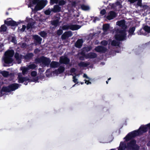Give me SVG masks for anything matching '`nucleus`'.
I'll return each mask as SVG.
<instances>
[{
	"label": "nucleus",
	"mask_w": 150,
	"mask_h": 150,
	"mask_svg": "<svg viewBox=\"0 0 150 150\" xmlns=\"http://www.w3.org/2000/svg\"><path fill=\"white\" fill-rule=\"evenodd\" d=\"M97 55L96 54L94 53H90L86 55H84V57L86 58H93L96 57Z\"/></svg>",
	"instance_id": "nucleus-16"
},
{
	"label": "nucleus",
	"mask_w": 150,
	"mask_h": 150,
	"mask_svg": "<svg viewBox=\"0 0 150 150\" xmlns=\"http://www.w3.org/2000/svg\"><path fill=\"white\" fill-rule=\"evenodd\" d=\"M39 34L42 37H44L46 35V33L44 31L41 32Z\"/></svg>",
	"instance_id": "nucleus-40"
},
{
	"label": "nucleus",
	"mask_w": 150,
	"mask_h": 150,
	"mask_svg": "<svg viewBox=\"0 0 150 150\" xmlns=\"http://www.w3.org/2000/svg\"><path fill=\"white\" fill-rule=\"evenodd\" d=\"M64 70V68L62 67H60L58 70H56L54 71V73L58 74L63 72Z\"/></svg>",
	"instance_id": "nucleus-21"
},
{
	"label": "nucleus",
	"mask_w": 150,
	"mask_h": 150,
	"mask_svg": "<svg viewBox=\"0 0 150 150\" xmlns=\"http://www.w3.org/2000/svg\"><path fill=\"white\" fill-rule=\"evenodd\" d=\"M63 33V31L61 29H59L57 31V34L59 35H61L62 33Z\"/></svg>",
	"instance_id": "nucleus-41"
},
{
	"label": "nucleus",
	"mask_w": 150,
	"mask_h": 150,
	"mask_svg": "<svg viewBox=\"0 0 150 150\" xmlns=\"http://www.w3.org/2000/svg\"><path fill=\"white\" fill-rule=\"evenodd\" d=\"M14 54L13 51L12 50H8L5 52L4 58V61L5 63H10L13 61L12 57Z\"/></svg>",
	"instance_id": "nucleus-4"
},
{
	"label": "nucleus",
	"mask_w": 150,
	"mask_h": 150,
	"mask_svg": "<svg viewBox=\"0 0 150 150\" xmlns=\"http://www.w3.org/2000/svg\"><path fill=\"white\" fill-rule=\"evenodd\" d=\"M89 64L83 62H81L79 64V65L80 67H86Z\"/></svg>",
	"instance_id": "nucleus-32"
},
{
	"label": "nucleus",
	"mask_w": 150,
	"mask_h": 150,
	"mask_svg": "<svg viewBox=\"0 0 150 150\" xmlns=\"http://www.w3.org/2000/svg\"><path fill=\"white\" fill-rule=\"evenodd\" d=\"M29 70L34 69L36 67V66L34 64H31L27 66Z\"/></svg>",
	"instance_id": "nucleus-29"
},
{
	"label": "nucleus",
	"mask_w": 150,
	"mask_h": 150,
	"mask_svg": "<svg viewBox=\"0 0 150 150\" xmlns=\"http://www.w3.org/2000/svg\"><path fill=\"white\" fill-rule=\"evenodd\" d=\"M21 70L22 71L23 74L24 75L26 73V72L29 70L28 67H21Z\"/></svg>",
	"instance_id": "nucleus-24"
},
{
	"label": "nucleus",
	"mask_w": 150,
	"mask_h": 150,
	"mask_svg": "<svg viewBox=\"0 0 150 150\" xmlns=\"http://www.w3.org/2000/svg\"><path fill=\"white\" fill-rule=\"evenodd\" d=\"M147 145L149 146H150V141L148 142Z\"/></svg>",
	"instance_id": "nucleus-55"
},
{
	"label": "nucleus",
	"mask_w": 150,
	"mask_h": 150,
	"mask_svg": "<svg viewBox=\"0 0 150 150\" xmlns=\"http://www.w3.org/2000/svg\"><path fill=\"white\" fill-rule=\"evenodd\" d=\"M9 40H11V41L14 43L15 44H16V39L14 37H9L8 38Z\"/></svg>",
	"instance_id": "nucleus-31"
},
{
	"label": "nucleus",
	"mask_w": 150,
	"mask_h": 150,
	"mask_svg": "<svg viewBox=\"0 0 150 150\" xmlns=\"http://www.w3.org/2000/svg\"><path fill=\"white\" fill-rule=\"evenodd\" d=\"M5 23L7 25L11 26H17L19 23L18 22H16L12 20L11 18H9L6 21H5Z\"/></svg>",
	"instance_id": "nucleus-9"
},
{
	"label": "nucleus",
	"mask_w": 150,
	"mask_h": 150,
	"mask_svg": "<svg viewBox=\"0 0 150 150\" xmlns=\"http://www.w3.org/2000/svg\"><path fill=\"white\" fill-rule=\"evenodd\" d=\"M6 27L4 25H2L1 28V31H6Z\"/></svg>",
	"instance_id": "nucleus-37"
},
{
	"label": "nucleus",
	"mask_w": 150,
	"mask_h": 150,
	"mask_svg": "<svg viewBox=\"0 0 150 150\" xmlns=\"http://www.w3.org/2000/svg\"><path fill=\"white\" fill-rule=\"evenodd\" d=\"M33 56V54L32 53H29L26 55L25 58L27 59H29L31 58Z\"/></svg>",
	"instance_id": "nucleus-35"
},
{
	"label": "nucleus",
	"mask_w": 150,
	"mask_h": 150,
	"mask_svg": "<svg viewBox=\"0 0 150 150\" xmlns=\"http://www.w3.org/2000/svg\"><path fill=\"white\" fill-rule=\"evenodd\" d=\"M52 25H54L55 26H57V25H59V22L58 20H55L53 21L52 22Z\"/></svg>",
	"instance_id": "nucleus-34"
},
{
	"label": "nucleus",
	"mask_w": 150,
	"mask_h": 150,
	"mask_svg": "<svg viewBox=\"0 0 150 150\" xmlns=\"http://www.w3.org/2000/svg\"><path fill=\"white\" fill-rule=\"evenodd\" d=\"M3 46H4V45H3V44L0 43V47H2Z\"/></svg>",
	"instance_id": "nucleus-54"
},
{
	"label": "nucleus",
	"mask_w": 150,
	"mask_h": 150,
	"mask_svg": "<svg viewBox=\"0 0 150 150\" xmlns=\"http://www.w3.org/2000/svg\"><path fill=\"white\" fill-rule=\"evenodd\" d=\"M61 10V8L58 5H55L54 6L53 8L51 9V11L56 13L60 11Z\"/></svg>",
	"instance_id": "nucleus-18"
},
{
	"label": "nucleus",
	"mask_w": 150,
	"mask_h": 150,
	"mask_svg": "<svg viewBox=\"0 0 150 150\" xmlns=\"http://www.w3.org/2000/svg\"><path fill=\"white\" fill-rule=\"evenodd\" d=\"M50 4L51 5H53L54 4H57L58 2V0H50Z\"/></svg>",
	"instance_id": "nucleus-38"
},
{
	"label": "nucleus",
	"mask_w": 150,
	"mask_h": 150,
	"mask_svg": "<svg viewBox=\"0 0 150 150\" xmlns=\"http://www.w3.org/2000/svg\"><path fill=\"white\" fill-rule=\"evenodd\" d=\"M34 39L35 40L36 42L35 43V45H36L38 43L40 44L42 40V39L40 38L37 35H35L33 36Z\"/></svg>",
	"instance_id": "nucleus-17"
},
{
	"label": "nucleus",
	"mask_w": 150,
	"mask_h": 150,
	"mask_svg": "<svg viewBox=\"0 0 150 150\" xmlns=\"http://www.w3.org/2000/svg\"><path fill=\"white\" fill-rule=\"evenodd\" d=\"M111 150H115L114 149H111Z\"/></svg>",
	"instance_id": "nucleus-61"
},
{
	"label": "nucleus",
	"mask_w": 150,
	"mask_h": 150,
	"mask_svg": "<svg viewBox=\"0 0 150 150\" xmlns=\"http://www.w3.org/2000/svg\"><path fill=\"white\" fill-rule=\"evenodd\" d=\"M109 28V25L108 24H105L103 25V30L104 31V33L106 34V32Z\"/></svg>",
	"instance_id": "nucleus-22"
},
{
	"label": "nucleus",
	"mask_w": 150,
	"mask_h": 150,
	"mask_svg": "<svg viewBox=\"0 0 150 150\" xmlns=\"http://www.w3.org/2000/svg\"><path fill=\"white\" fill-rule=\"evenodd\" d=\"M111 79V78H110L109 79H108V80H110Z\"/></svg>",
	"instance_id": "nucleus-58"
},
{
	"label": "nucleus",
	"mask_w": 150,
	"mask_h": 150,
	"mask_svg": "<svg viewBox=\"0 0 150 150\" xmlns=\"http://www.w3.org/2000/svg\"><path fill=\"white\" fill-rule=\"evenodd\" d=\"M33 25H31V24H30V23H28L27 26V28L28 29H29Z\"/></svg>",
	"instance_id": "nucleus-48"
},
{
	"label": "nucleus",
	"mask_w": 150,
	"mask_h": 150,
	"mask_svg": "<svg viewBox=\"0 0 150 150\" xmlns=\"http://www.w3.org/2000/svg\"><path fill=\"white\" fill-rule=\"evenodd\" d=\"M18 86L19 85L18 84H13L8 87H3L2 89V91L6 92H9L17 89Z\"/></svg>",
	"instance_id": "nucleus-6"
},
{
	"label": "nucleus",
	"mask_w": 150,
	"mask_h": 150,
	"mask_svg": "<svg viewBox=\"0 0 150 150\" xmlns=\"http://www.w3.org/2000/svg\"><path fill=\"white\" fill-rule=\"evenodd\" d=\"M92 49V47L91 46H88L87 47H86L85 48V50L87 51H88L90 50H91Z\"/></svg>",
	"instance_id": "nucleus-44"
},
{
	"label": "nucleus",
	"mask_w": 150,
	"mask_h": 150,
	"mask_svg": "<svg viewBox=\"0 0 150 150\" xmlns=\"http://www.w3.org/2000/svg\"><path fill=\"white\" fill-rule=\"evenodd\" d=\"M111 45L113 46H117L118 45V43L116 41L113 40L111 43Z\"/></svg>",
	"instance_id": "nucleus-39"
},
{
	"label": "nucleus",
	"mask_w": 150,
	"mask_h": 150,
	"mask_svg": "<svg viewBox=\"0 0 150 150\" xmlns=\"http://www.w3.org/2000/svg\"><path fill=\"white\" fill-rule=\"evenodd\" d=\"M126 34L125 31L118 30L115 35V38L118 40H125L126 38Z\"/></svg>",
	"instance_id": "nucleus-5"
},
{
	"label": "nucleus",
	"mask_w": 150,
	"mask_h": 150,
	"mask_svg": "<svg viewBox=\"0 0 150 150\" xmlns=\"http://www.w3.org/2000/svg\"><path fill=\"white\" fill-rule=\"evenodd\" d=\"M72 35V32L71 31H69L65 32L62 36V39H65L67 38L71 37Z\"/></svg>",
	"instance_id": "nucleus-10"
},
{
	"label": "nucleus",
	"mask_w": 150,
	"mask_h": 150,
	"mask_svg": "<svg viewBox=\"0 0 150 150\" xmlns=\"http://www.w3.org/2000/svg\"><path fill=\"white\" fill-rule=\"evenodd\" d=\"M80 27V26L76 25H67L63 26L62 29L63 30L71 29L74 30L79 29Z\"/></svg>",
	"instance_id": "nucleus-8"
},
{
	"label": "nucleus",
	"mask_w": 150,
	"mask_h": 150,
	"mask_svg": "<svg viewBox=\"0 0 150 150\" xmlns=\"http://www.w3.org/2000/svg\"><path fill=\"white\" fill-rule=\"evenodd\" d=\"M83 77L84 78H86V80H85L84 81H85V83L87 85H88L89 84H91V83L89 81V80H90V79L88 77L87 75L86 74H84Z\"/></svg>",
	"instance_id": "nucleus-25"
},
{
	"label": "nucleus",
	"mask_w": 150,
	"mask_h": 150,
	"mask_svg": "<svg viewBox=\"0 0 150 150\" xmlns=\"http://www.w3.org/2000/svg\"><path fill=\"white\" fill-rule=\"evenodd\" d=\"M35 61L37 63H41L43 65L47 66L49 65L51 62L49 59L44 57L37 59Z\"/></svg>",
	"instance_id": "nucleus-7"
},
{
	"label": "nucleus",
	"mask_w": 150,
	"mask_h": 150,
	"mask_svg": "<svg viewBox=\"0 0 150 150\" xmlns=\"http://www.w3.org/2000/svg\"><path fill=\"white\" fill-rule=\"evenodd\" d=\"M83 41L82 39H79L75 43V46L76 47L80 48L82 46Z\"/></svg>",
	"instance_id": "nucleus-19"
},
{
	"label": "nucleus",
	"mask_w": 150,
	"mask_h": 150,
	"mask_svg": "<svg viewBox=\"0 0 150 150\" xmlns=\"http://www.w3.org/2000/svg\"><path fill=\"white\" fill-rule=\"evenodd\" d=\"M136 141L134 140H132L129 143L127 144V147L123 142L120 143L118 150H124L125 148L130 150H138L139 147L136 144Z\"/></svg>",
	"instance_id": "nucleus-3"
},
{
	"label": "nucleus",
	"mask_w": 150,
	"mask_h": 150,
	"mask_svg": "<svg viewBox=\"0 0 150 150\" xmlns=\"http://www.w3.org/2000/svg\"><path fill=\"white\" fill-rule=\"evenodd\" d=\"M108 43V42L105 40H104V41H103L101 42V44L102 45H107Z\"/></svg>",
	"instance_id": "nucleus-43"
},
{
	"label": "nucleus",
	"mask_w": 150,
	"mask_h": 150,
	"mask_svg": "<svg viewBox=\"0 0 150 150\" xmlns=\"http://www.w3.org/2000/svg\"><path fill=\"white\" fill-rule=\"evenodd\" d=\"M135 27H133L132 28H131L129 31V36L130 35H134V32L135 30Z\"/></svg>",
	"instance_id": "nucleus-27"
},
{
	"label": "nucleus",
	"mask_w": 150,
	"mask_h": 150,
	"mask_svg": "<svg viewBox=\"0 0 150 150\" xmlns=\"http://www.w3.org/2000/svg\"><path fill=\"white\" fill-rule=\"evenodd\" d=\"M100 13L101 14L103 15H104L106 13L105 10L104 9H103L100 11Z\"/></svg>",
	"instance_id": "nucleus-49"
},
{
	"label": "nucleus",
	"mask_w": 150,
	"mask_h": 150,
	"mask_svg": "<svg viewBox=\"0 0 150 150\" xmlns=\"http://www.w3.org/2000/svg\"><path fill=\"white\" fill-rule=\"evenodd\" d=\"M75 70H76L74 68H72L71 70V72L72 73L74 72L75 71Z\"/></svg>",
	"instance_id": "nucleus-51"
},
{
	"label": "nucleus",
	"mask_w": 150,
	"mask_h": 150,
	"mask_svg": "<svg viewBox=\"0 0 150 150\" xmlns=\"http://www.w3.org/2000/svg\"><path fill=\"white\" fill-rule=\"evenodd\" d=\"M148 129H149V133L150 134V123L146 126H141L138 130L129 133L125 138L126 141H128L132 138L146 132Z\"/></svg>",
	"instance_id": "nucleus-1"
},
{
	"label": "nucleus",
	"mask_w": 150,
	"mask_h": 150,
	"mask_svg": "<svg viewBox=\"0 0 150 150\" xmlns=\"http://www.w3.org/2000/svg\"><path fill=\"white\" fill-rule=\"evenodd\" d=\"M26 28V26L25 25H23L22 28L20 29L21 32H23Z\"/></svg>",
	"instance_id": "nucleus-47"
},
{
	"label": "nucleus",
	"mask_w": 150,
	"mask_h": 150,
	"mask_svg": "<svg viewBox=\"0 0 150 150\" xmlns=\"http://www.w3.org/2000/svg\"><path fill=\"white\" fill-rule=\"evenodd\" d=\"M66 3V1L63 0H59V4L60 6H62L64 5Z\"/></svg>",
	"instance_id": "nucleus-33"
},
{
	"label": "nucleus",
	"mask_w": 150,
	"mask_h": 150,
	"mask_svg": "<svg viewBox=\"0 0 150 150\" xmlns=\"http://www.w3.org/2000/svg\"><path fill=\"white\" fill-rule=\"evenodd\" d=\"M99 20V19L98 18H95V20H93V21L94 22H95V21L96 20Z\"/></svg>",
	"instance_id": "nucleus-52"
},
{
	"label": "nucleus",
	"mask_w": 150,
	"mask_h": 150,
	"mask_svg": "<svg viewBox=\"0 0 150 150\" xmlns=\"http://www.w3.org/2000/svg\"><path fill=\"white\" fill-rule=\"evenodd\" d=\"M1 74L4 77H6L7 76L8 74V72L6 71H2L1 72Z\"/></svg>",
	"instance_id": "nucleus-36"
},
{
	"label": "nucleus",
	"mask_w": 150,
	"mask_h": 150,
	"mask_svg": "<svg viewBox=\"0 0 150 150\" xmlns=\"http://www.w3.org/2000/svg\"><path fill=\"white\" fill-rule=\"evenodd\" d=\"M39 50H38V49H36L35 50V53H37L38 51H39Z\"/></svg>",
	"instance_id": "nucleus-53"
},
{
	"label": "nucleus",
	"mask_w": 150,
	"mask_h": 150,
	"mask_svg": "<svg viewBox=\"0 0 150 150\" xmlns=\"http://www.w3.org/2000/svg\"><path fill=\"white\" fill-rule=\"evenodd\" d=\"M15 57L17 61V62L18 64L21 63V59L22 58V56L21 55H19L18 53H16L15 54Z\"/></svg>",
	"instance_id": "nucleus-20"
},
{
	"label": "nucleus",
	"mask_w": 150,
	"mask_h": 150,
	"mask_svg": "<svg viewBox=\"0 0 150 150\" xmlns=\"http://www.w3.org/2000/svg\"><path fill=\"white\" fill-rule=\"evenodd\" d=\"M47 2L46 1L40 0H30L29 7H30L33 9V6L35 5L34 10L37 11L42 9L47 4Z\"/></svg>",
	"instance_id": "nucleus-2"
},
{
	"label": "nucleus",
	"mask_w": 150,
	"mask_h": 150,
	"mask_svg": "<svg viewBox=\"0 0 150 150\" xmlns=\"http://www.w3.org/2000/svg\"><path fill=\"white\" fill-rule=\"evenodd\" d=\"M37 75V73L35 71H33L31 73V75L32 76H35Z\"/></svg>",
	"instance_id": "nucleus-45"
},
{
	"label": "nucleus",
	"mask_w": 150,
	"mask_h": 150,
	"mask_svg": "<svg viewBox=\"0 0 150 150\" xmlns=\"http://www.w3.org/2000/svg\"><path fill=\"white\" fill-rule=\"evenodd\" d=\"M6 14H7V15H8V13H6Z\"/></svg>",
	"instance_id": "nucleus-60"
},
{
	"label": "nucleus",
	"mask_w": 150,
	"mask_h": 150,
	"mask_svg": "<svg viewBox=\"0 0 150 150\" xmlns=\"http://www.w3.org/2000/svg\"><path fill=\"white\" fill-rule=\"evenodd\" d=\"M18 82L19 83H22L24 81L28 80V79L26 78L22 77V74L21 73H18Z\"/></svg>",
	"instance_id": "nucleus-14"
},
{
	"label": "nucleus",
	"mask_w": 150,
	"mask_h": 150,
	"mask_svg": "<svg viewBox=\"0 0 150 150\" xmlns=\"http://www.w3.org/2000/svg\"><path fill=\"white\" fill-rule=\"evenodd\" d=\"M106 83L107 84H108V81H106Z\"/></svg>",
	"instance_id": "nucleus-57"
},
{
	"label": "nucleus",
	"mask_w": 150,
	"mask_h": 150,
	"mask_svg": "<svg viewBox=\"0 0 150 150\" xmlns=\"http://www.w3.org/2000/svg\"><path fill=\"white\" fill-rule=\"evenodd\" d=\"M60 62L61 63L67 64L69 62V60L65 56H62L60 58Z\"/></svg>",
	"instance_id": "nucleus-11"
},
{
	"label": "nucleus",
	"mask_w": 150,
	"mask_h": 150,
	"mask_svg": "<svg viewBox=\"0 0 150 150\" xmlns=\"http://www.w3.org/2000/svg\"><path fill=\"white\" fill-rule=\"evenodd\" d=\"M79 58L80 59H81V60H83L84 59V58H82L81 57H79Z\"/></svg>",
	"instance_id": "nucleus-56"
},
{
	"label": "nucleus",
	"mask_w": 150,
	"mask_h": 150,
	"mask_svg": "<svg viewBox=\"0 0 150 150\" xmlns=\"http://www.w3.org/2000/svg\"><path fill=\"white\" fill-rule=\"evenodd\" d=\"M50 65L51 67L55 68L59 65V64L58 62L53 61L51 63Z\"/></svg>",
	"instance_id": "nucleus-23"
},
{
	"label": "nucleus",
	"mask_w": 150,
	"mask_h": 150,
	"mask_svg": "<svg viewBox=\"0 0 150 150\" xmlns=\"http://www.w3.org/2000/svg\"><path fill=\"white\" fill-rule=\"evenodd\" d=\"M81 7L82 10L85 11L88 10L90 9V7L88 6L85 5H81Z\"/></svg>",
	"instance_id": "nucleus-28"
},
{
	"label": "nucleus",
	"mask_w": 150,
	"mask_h": 150,
	"mask_svg": "<svg viewBox=\"0 0 150 150\" xmlns=\"http://www.w3.org/2000/svg\"><path fill=\"white\" fill-rule=\"evenodd\" d=\"M144 30L146 32L148 33H150V27L146 25L144 27Z\"/></svg>",
	"instance_id": "nucleus-30"
},
{
	"label": "nucleus",
	"mask_w": 150,
	"mask_h": 150,
	"mask_svg": "<svg viewBox=\"0 0 150 150\" xmlns=\"http://www.w3.org/2000/svg\"><path fill=\"white\" fill-rule=\"evenodd\" d=\"M116 24L118 26L121 27L123 29L126 28V26L125 25V23L124 20H122L117 21L116 23Z\"/></svg>",
	"instance_id": "nucleus-12"
},
{
	"label": "nucleus",
	"mask_w": 150,
	"mask_h": 150,
	"mask_svg": "<svg viewBox=\"0 0 150 150\" xmlns=\"http://www.w3.org/2000/svg\"><path fill=\"white\" fill-rule=\"evenodd\" d=\"M115 5L116 6H119L120 7H121L120 6V3L119 2H117V3L115 4Z\"/></svg>",
	"instance_id": "nucleus-50"
},
{
	"label": "nucleus",
	"mask_w": 150,
	"mask_h": 150,
	"mask_svg": "<svg viewBox=\"0 0 150 150\" xmlns=\"http://www.w3.org/2000/svg\"><path fill=\"white\" fill-rule=\"evenodd\" d=\"M73 81L74 83H78V82H77L78 80L77 79H76V78L75 76H73Z\"/></svg>",
	"instance_id": "nucleus-46"
},
{
	"label": "nucleus",
	"mask_w": 150,
	"mask_h": 150,
	"mask_svg": "<svg viewBox=\"0 0 150 150\" xmlns=\"http://www.w3.org/2000/svg\"><path fill=\"white\" fill-rule=\"evenodd\" d=\"M131 3H133L137 1V5L139 6H141L142 4V0H128Z\"/></svg>",
	"instance_id": "nucleus-26"
},
{
	"label": "nucleus",
	"mask_w": 150,
	"mask_h": 150,
	"mask_svg": "<svg viewBox=\"0 0 150 150\" xmlns=\"http://www.w3.org/2000/svg\"><path fill=\"white\" fill-rule=\"evenodd\" d=\"M116 14L113 11L110 12L108 16L107 17V18L109 20H111L116 17Z\"/></svg>",
	"instance_id": "nucleus-13"
},
{
	"label": "nucleus",
	"mask_w": 150,
	"mask_h": 150,
	"mask_svg": "<svg viewBox=\"0 0 150 150\" xmlns=\"http://www.w3.org/2000/svg\"><path fill=\"white\" fill-rule=\"evenodd\" d=\"M106 49L104 47L98 46L96 47L95 50L97 52H105L106 51Z\"/></svg>",
	"instance_id": "nucleus-15"
},
{
	"label": "nucleus",
	"mask_w": 150,
	"mask_h": 150,
	"mask_svg": "<svg viewBox=\"0 0 150 150\" xmlns=\"http://www.w3.org/2000/svg\"><path fill=\"white\" fill-rule=\"evenodd\" d=\"M51 11L50 10L48 9V10L46 11H45V14L46 15H49Z\"/></svg>",
	"instance_id": "nucleus-42"
},
{
	"label": "nucleus",
	"mask_w": 150,
	"mask_h": 150,
	"mask_svg": "<svg viewBox=\"0 0 150 150\" xmlns=\"http://www.w3.org/2000/svg\"><path fill=\"white\" fill-rule=\"evenodd\" d=\"M75 4V3L74 2V4L73 5V6H74V4Z\"/></svg>",
	"instance_id": "nucleus-59"
}]
</instances>
